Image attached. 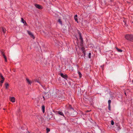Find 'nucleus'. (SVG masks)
I'll return each instance as SVG.
<instances>
[{"instance_id": "1", "label": "nucleus", "mask_w": 133, "mask_h": 133, "mask_svg": "<svg viewBox=\"0 0 133 133\" xmlns=\"http://www.w3.org/2000/svg\"><path fill=\"white\" fill-rule=\"evenodd\" d=\"M132 35L127 34L125 36V38L128 40L131 41Z\"/></svg>"}, {"instance_id": "2", "label": "nucleus", "mask_w": 133, "mask_h": 133, "mask_svg": "<svg viewBox=\"0 0 133 133\" xmlns=\"http://www.w3.org/2000/svg\"><path fill=\"white\" fill-rule=\"evenodd\" d=\"M0 79H2L1 81L0 82V84L1 85H2V84L4 82V78L3 76L1 74H0Z\"/></svg>"}, {"instance_id": "3", "label": "nucleus", "mask_w": 133, "mask_h": 133, "mask_svg": "<svg viewBox=\"0 0 133 133\" xmlns=\"http://www.w3.org/2000/svg\"><path fill=\"white\" fill-rule=\"evenodd\" d=\"M78 34L79 35V38L81 40V44L82 45H83V40L82 38V37L81 33L80 32H79Z\"/></svg>"}, {"instance_id": "4", "label": "nucleus", "mask_w": 133, "mask_h": 133, "mask_svg": "<svg viewBox=\"0 0 133 133\" xmlns=\"http://www.w3.org/2000/svg\"><path fill=\"white\" fill-rule=\"evenodd\" d=\"M60 76L62 77L65 79H67L68 78V76L66 74H64L63 73H61L60 74Z\"/></svg>"}, {"instance_id": "5", "label": "nucleus", "mask_w": 133, "mask_h": 133, "mask_svg": "<svg viewBox=\"0 0 133 133\" xmlns=\"http://www.w3.org/2000/svg\"><path fill=\"white\" fill-rule=\"evenodd\" d=\"M27 32L28 34L33 39L35 38V37L34 35L30 31H28Z\"/></svg>"}, {"instance_id": "6", "label": "nucleus", "mask_w": 133, "mask_h": 133, "mask_svg": "<svg viewBox=\"0 0 133 133\" xmlns=\"http://www.w3.org/2000/svg\"><path fill=\"white\" fill-rule=\"evenodd\" d=\"M9 99L11 102H15V98L14 97H9Z\"/></svg>"}, {"instance_id": "7", "label": "nucleus", "mask_w": 133, "mask_h": 133, "mask_svg": "<svg viewBox=\"0 0 133 133\" xmlns=\"http://www.w3.org/2000/svg\"><path fill=\"white\" fill-rule=\"evenodd\" d=\"M67 109L68 110H74V109L72 107L71 105L70 104L69 105L68 108H67Z\"/></svg>"}, {"instance_id": "8", "label": "nucleus", "mask_w": 133, "mask_h": 133, "mask_svg": "<svg viewBox=\"0 0 133 133\" xmlns=\"http://www.w3.org/2000/svg\"><path fill=\"white\" fill-rule=\"evenodd\" d=\"M35 6L36 8H38L39 9H42V7L39 4H35Z\"/></svg>"}, {"instance_id": "9", "label": "nucleus", "mask_w": 133, "mask_h": 133, "mask_svg": "<svg viewBox=\"0 0 133 133\" xmlns=\"http://www.w3.org/2000/svg\"><path fill=\"white\" fill-rule=\"evenodd\" d=\"M26 80L27 81V83L29 84H31L32 83V82L30 81L29 79L28 78H26Z\"/></svg>"}, {"instance_id": "10", "label": "nucleus", "mask_w": 133, "mask_h": 133, "mask_svg": "<svg viewBox=\"0 0 133 133\" xmlns=\"http://www.w3.org/2000/svg\"><path fill=\"white\" fill-rule=\"evenodd\" d=\"M77 15H75L74 16V18L75 19V21L77 22V23H78V19L77 18Z\"/></svg>"}, {"instance_id": "11", "label": "nucleus", "mask_w": 133, "mask_h": 133, "mask_svg": "<svg viewBox=\"0 0 133 133\" xmlns=\"http://www.w3.org/2000/svg\"><path fill=\"white\" fill-rule=\"evenodd\" d=\"M58 114L61 115H62V116H64V114L63 113V112H62L61 111H58Z\"/></svg>"}, {"instance_id": "12", "label": "nucleus", "mask_w": 133, "mask_h": 133, "mask_svg": "<svg viewBox=\"0 0 133 133\" xmlns=\"http://www.w3.org/2000/svg\"><path fill=\"white\" fill-rule=\"evenodd\" d=\"M2 29L3 32L4 34L5 33L6 31V29L4 28L3 27H2Z\"/></svg>"}, {"instance_id": "13", "label": "nucleus", "mask_w": 133, "mask_h": 133, "mask_svg": "<svg viewBox=\"0 0 133 133\" xmlns=\"http://www.w3.org/2000/svg\"><path fill=\"white\" fill-rule=\"evenodd\" d=\"M42 110L43 112L44 113L45 111V107L44 105L42 106Z\"/></svg>"}, {"instance_id": "14", "label": "nucleus", "mask_w": 133, "mask_h": 133, "mask_svg": "<svg viewBox=\"0 0 133 133\" xmlns=\"http://www.w3.org/2000/svg\"><path fill=\"white\" fill-rule=\"evenodd\" d=\"M116 49H117V51L119 52H122V50L121 49H119L117 47H116Z\"/></svg>"}, {"instance_id": "15", "label": "nucleus", "mask_w": 133, "mask_h": 133, "mask_svg": "<svg viewBox=\"0 0 133 133\" xmlns=\"http://www.w3.org/2000/svg\"><path fill=\"white\" fill-rule=\"evenodd\" d=\"M5 86L6 88L7 89H8L9 87V84L7 83H5Z\"/></svg>"}, {"instance_id": "16", "label": "nucleus", "mask_w": 133, "mask_h": 133, "mask_svg": "<svg viewBox=\"0 0 133 133\" xmlns=\"http://www.w3.org/2000/svg\"><path fill=\"white\" fill-rule=\"evenodd\" d=\"M46 133H48L50 131V128H46Z\"/></svg>"}, {"instance_id": "17", "label": "nucleus", "mask_w": 133, "mask_h": 133, "mask_svg": "<svg viewBox=\"0 0 133 133\" xmlns=\"http://www.w3.org/2000/svg\"><path fill=\"white\" fill-rule=\"evenodd\" d=\"M1 54L3 56V57H4V56H6L5 55V53L4 52L2 51H1Z\"/></svg>"}, {"instance_id": "18", "label": "nucleus", "mask_w": 133, "mask_h": 133, "mask_svg": "<svg viewBox=\"0 0 133 133\" xmlns=\"http://www.w3.org/2000/svg\"><path fill=\"white\" fill-rule=\"evenodd\" d=\"M58 22L61 24V25H62V22L60 19H58Z\"/></svg>"}, {"instance_id": "19", "label": "nucleus", "mask_w": 133, "mask_h": 133, "mask_svg": "<svg viewBox=\"0 0 133 133\" xmlns=\"http://www.w3.org/2000/svg\"><path fill=\"white\" fill-rule=\"evenodd\" d=\"M81 49L83 52L85 51V48L84 47H82Z\"/></svg>"}, {"instance_id": "20", "label": "nucleus", "mask_w": 133, "mask_h": 133, "mask_svg": "<svg viewBox=\"0 0 133 133\" xmlns=\"http://www.w3.org/2000/svg\"><path fill=\"white\" fill-rule=\"evenodd\" d=\"M78 74L79 75V77L80 78L82 76V74L81 73L79 72H78Z\"/></svg>"}, {"instance_id": "21", "label": "nucleus", "mask_w": 133, "mask_h": 133, "mask_svg": "<svg viewBox=\"0 0 133 133\" xmlns=\"http://www.w3.org/2000/svg\"><path fill=\"white\" fill-rule=\"evenodd\" d=\"M21 22H22L23 23H24V22H25V21L24 20V19L22 18H21Z\"/></svg>"}, {"instance_id": "22", "label": "nucleus", "mask_w": 133, "mask_h": 133, "mask_svg": "<svg viewBox=\"0 0 133 133\" xmlns=\"http://www.w3.org/2000/svg\"><path fill=\"white\" fill-rule=\"evenodd\" d=\"M111 101L110 100H109L108 101V105H110V103H111Z\"/></svg>"}, {"instance_id": "23", "label": "nucleus", "mask_w": 133, "mask_h": 133, "mask_svg": "<svg viewBox=\"0 0 133 133\" xmlns=\"http://www.w3.org/2000/svg\"><path fill=\"white\" fill-rule=\"evenodd\" d=\"M91 53H89L88 55V57L89 58H91Z\"/></svg>"}, {"instance_id": "24", "label": "nucleus", "mask_w": 133, "mask_h": 133, "mask_svg": "<svg viewBox=\"0 0 133 133\" xmlns=\"http://www.w3.org/2000/svg\"><path fill=\"white\" fill-rule=\"evenodd\" d=\"M3 57L5 59V62H7V58H6V56H4V57Z\"/></svg>"}, {"instance_id": "25", "label": "nucleus", "mask_w": 133, "mask_h": 133, "mask_svg": "<svg viewBox=\"0 0 133 133\" xmlns=\"http://www.w3.org/2000/svg\"><path fill=\"white\" fill-rule=\"evenodd\" d=\"M108 109L109 110H111L110 105H108Z\"/></svg>"}, {"instance_id": "26", "label": "nucleus", "mask_w": 133, "mask_h": 133, "mask_svg": "<svg viewBox=\"0 0 133 133\" xmlns=\"http://www.w3.org/2000/svg\"><path fill=\"white\" fill-rule=\"evenodd\" d=\"M111 124L112 125H113L114 124V122L112 120L111 121Z\"/></svg>"}, {"instance_id": "27", "label": "nucleus", "mask_w": 133, "mask_h": 133, "mask_svg": "<svg viewBox=\"0 0 133 133\" xmlns=\"http://www.w3.org/2000/svg\"><path fill=\"white\" fill-rule=\"evenodd\" d=\"M131 41L133 42V35H132Z\"/></svg>"}, {"instance_id": "28", "label": "nucleus", "mask_w": 133, "mask_h": 133, "mask_svg": "<svg viewBox=\"0 0 133 133\" xmlns=\"http://www.w3.org/2000/svg\"><path fill=\"white\" fill-rule=\"evenodd\" d=\"M24 25H27V24L26 21L24 22Z\"/></svg>"}, {"instance_id": "29", "label": "nucleus", "mask_w": 133, "mask_h": 133, "mask_svg": "<svg viewBox=\"0 0 133 133\" xmlns=\"http://www.w3.org/2000/svg\"><path fill=\"white\" fill-rule=\"evenodd\" d=\"M83 54L84 55H85V51H84L83 52Z\"/></svg>"}, {"instance_id": "30", "label": "nucleus", "mask_w": 133, "mask_h": 133, "mask_svg": "<svg viewBox=\"0 0 133 133\" xmlns=\"http://www.w3.org/2000/svg\"><path fill=\"white\" fill-rule=\"evenodd\" d=\"M43 100L44 101L45 100V98L44 96H43Z\"/></svg>"}, {"instance_id": "31", "label": "nucleus", "mask_w": 133, "mask_h": 133, "mask_svg": "<svg viewBox=\"0 0 133 133\" xmlns=\"http://www.w3.org/2000/svg\"><path fill=\"white\" fill-rule=\"evenodd\" d=\"M123 22L125 24H126V22L125 21H124Z\"/></svg>"}, {"instance_id": "32", "label": "nucleus", "mask_w": 133, "mask_h": 133, "mask_svg": "<svg viewBox=\"0 0 133 133\" xmlns=\"http://www.w3.org/2000/svg\"><path fill=\"white\" fill-rule=\"evenodd\" d=\"M125 95H126V93H125Z\"/></svg>"}, {"instance_id": "33", "label": "nucleus", "mask_w": 133, "mask_h": 133, "mask_svg": "<svg viewBox=\"0 0 133 133\" xmlns=\"http://www.w3.org/2000/svg\"><path fill=\"white\" fill-rule=\"evenodd\" d=\"M132 82L133 83V80H132Z\"/></svg>"}, {"instance_id": "34", "label": "nucleus", "mask_w": 133, "mask_h": 133, "mask_svg": "<svg viewBox=\"0 0 133 133\" xmlns=\"http://www.w3.org/2000/svg\"><path fill=\"white\" fill-rule=\"evenodd\" d=\"M4 109V110H5V109Z\"/></svg>"}]
</instances>
